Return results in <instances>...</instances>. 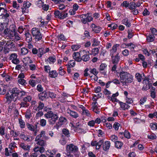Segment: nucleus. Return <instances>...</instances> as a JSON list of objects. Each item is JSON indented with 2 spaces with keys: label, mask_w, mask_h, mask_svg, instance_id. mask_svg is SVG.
<instances>
[{
  "label": "nucleus",
  "mask_w": 157,
  "mask_h": 157,
  "mask_svg": "<svg viewBox=\"0 0 157 157\" xmlns=\"http://www.w3.org/2000/svg\"><path fill=\"white\" fill-rule=\"evenodd\" d=\"M119 103L120 105V109L121 110H125L128 109L130 107V106L124 103L123 102L119 101Z\"/></svg>",
  "instance_id": "12"
},
{
  "label": "nucleus",
  "mask_w": 157,
  "mask_h": 157,
  "mask_svg": "<svg viewBox=\"0 0 157 157\" xmlns=\"http://www.w3.org/2000/svg\"><path fill=\"white\" fill-rule=\"evenodd\" d=\"M25 34L26 41L28 43L31 42L32 40L31 35L29 32L25 33Z\"/></svg>",
  "instance_id": "20"
},
{
  "label": "nucleus",
  "mask_w": 157,
  "mask_h": 157,
  "mask_svg": "<svg viewBox=\"0 0 157 157\" xmlns=\"http://www.w3.org/2000/svg\"><path fill=\"white\" fill-rule=\"evenodd\" d=\"M32 100V97L31 96H28L25 97L23 99L24 102H30Z\"/></svg>",
  "instance_id": "52"
},
{
  "label": "nucleus",
  "mask_w": 157,
  "mask_h": 157,
  "mask_svg": "<svg viewBox=\"0 0 157 157\" xmlns=\"http://www.w3.org/2000/svg\"><path fill=\"white\" fill-rule=\"evenodd\" d=\"M3 49V52L6 54L9 52L10 51H11L5 45L4 46Z\"/></svg>",
  "instance_id": "58"
},
{
  "label": "nucleus",
  "mask_w": 157,
  "mask_h": 157,
  "mask_svg": "<svg viewBox=\"0 0 157 157\" xmlns=\"http://www.w3.org/2000/svg\"><path fill=\"white\" fill-rule=\"evenodd\" d=\"M119 134L120 136L123 135L127 139H129L131 137V135L130 133L127 130H125L124 132H119Z\"/></svg>",
  "instance_id": "17"
},
{
  "label": "nucleus",
  "mask_w": 157,
  "mask_h": 157,
  "mask_svg": "<svg viewBox=\"0 0 157 157\" xmlns=\"http://www.w3.org/2000/svg\"><path fill=\"white\" fill-rule=\"evenodd\" d=\"M52 109L51 108H45V110L47 113L44 114V117L48 119V122L50 125L54 124L58 120L59 118L56 113H54L53 112L51 111Z\"/></svg>",
  "instance_id": "1"
},
{
  "label": "nucleus",
  "mask_w": 157,
  "mask_h": 157,
  "mask_svg": "<svg viewBox=\"0 0 157 157\" xmlns=\"http://www.w3.org/2000/svg\"><path fill=\"white\" fill-rule=\"evenodd\" d=\"M20 147L24 150L29 151L30 148V146L25 144L24 143H21L20 145Z\"/></svg>",
  "instance_id": "14"
},
{
  "label": "nucleus",
  "mask_w": 157,
  "mask_h": 157,
  "mask_svg": "<svg viewBox=\"0 0 157 157\" xmlns=\"http://www.w3.org/2000/svg\"><path fill=\"white\" fill-rule=\"evenodd\" d=\"M117 137L115 135H112L110 137V140L113 142H114L117 141Z\"/></svg>",
  "instance_id": "57"
},
{
  "label": "nucleus",
  "mask_w": 157,
  "mask_h": 157,
  "mask_svg": "<svg viewBox=\"0 0 157 157\" xmlns=\"http://www.w3.org/2000/svg\"><path fill=\"white\" fill-rule=\"evenodd\" d=\"M118 95L119 94L118 92H117L115 94H113L112 96V98L111 99V101L113 102L119 101L116 98V97H117Z\"/></svg>",
  "instance_id": "29"
},
{
  "label": "nucleus",
  "mask_w": 157,
  "mask_h": 157,
  "mask_svg": "<svg viewBox=\"0 0 157 157\" xmlns=\"http://www.w3.org/2000/svg\"><path fill=\"white\" fill-rule=\"evenodd\" d=\"M58 73L56 70H53L49 72V77L51 78H55L57 76Z\"/></svg>",
  "instance_id": "19"
},
{
  "label": "nucleus",
  "mask_w": 157,
  "mask_h": 157,
  "mask_svg": "<svg viewBox=\"0 0 157 157\" xmlns=\"http://www.w3.org/2000/svg\"><path fill=\"white\" fill-rule=\"evenodd\" d=\"M20 90L17 88H14L11 92V94L14 97L13 101H14L17 100V98H18L19 92H20Z\"/></svg>",
  "instance_id": "6"
},
{
  "label": "nucleus",
  "mask_w": 157,
  "mask_h": 157,
  "mask_svg": "<svg viewBox=\"0 0 157 157\" xmlns=\"http://www.w3.org/2000/svg\"><path fill=\"white\" fill-rule=\"evenodd\" d=\"M92 15V13H90L81 15L80 16L81 22L84 24H86L88 22H91L93 20Z\"/></svg>",
  "instance_id": "4"
},
{
  "label": "nucleus",
  "mask_w": 157,
  "mask_h": 157,
  "mask_svg": "<svg viewBox=\"0 0 157 157\" xmlns=\"http://www.w3.org/2000/svg\"><path fill=\"white\" fill-rule=\"evenodd\" d=\"M122 22L123 24L125 25L127 27H129L131 26V24L130 21L127 18L123 19Z\"/></svg>",
  "instance_id": "23"
},
{
  "label": "nucleus",
  "mask_w": 157,
  "mask_h": 157,
  "mask_svg": "<svg viewBox=\"0 0 157 157\" xmlns=\"http://www.w3.org/2000/svg\"><path fill=\"white\" fill-rule=\"evenodd\" d=\"M155 38L154 36L152 34H149L146 37L147 40L149 42H153Z\"/></svg>",
  "instance_id": "26"
},
{
  "label": "nucleus",
  "mask_w": 157,
  "mask_h": 157,
  "mask_svg": "<svg viewBox=\"0 0 157 157\" xmlns=\"http://www.w3.org/2000/svg\"><path fill=\"white\" fill-rule=\"evenodd\" d=\"M20 92L19 93L18 97L20 98L23 97V96L27 95V93L23 90H20Z\"/></svg>",
  "instance_id": "47"
},
{
  "label": "nucleus",
  "mask_w": 157,
  "mask_h": 157,
  "mask_svg": "<svg viewBox=\"0 0 157 157\" xmlns=\"http://www.w3.org/2000/svg\"><path fill=\"white\" fill-rule=\"evenodd\" d=\"M150 30L152 34V35H156L157 34V30L155 28H151Z\"/></svg>",
  "instance_id": "64"
},
{
  "label": "nucleus",
  "mask_w": 157,
  "mask_h": 157,
  "mask_svg": "<svg viewBox=\"0 0 157 157\" xmlns=\"http://www.w3.org/2000/svg\"><path fill=\"white\" fill-rule=\"evenodd\" d=\"M29 83L33 87L35 86L36 85L35 81L33 79H30L29 81Z\"/></svg>",
  "instance_id": "61"
},
{
  "label": "nucleus",
  "mask_w": 157,
  "mask_h": 157,
  "mask_svg": "<svg viewBox=\"0 0 157 157\" xmlns=\"http://www.w3.org/2000/svg\"><path fill=\"white\" fill-rule=\"evenodd\" d=\"M17 148L16 143L14 142H11L9 145V148L12 151L15 148Z\"/></svg>",
  "instance_id": "38"
},
{
  "label": "nucleus",
  "mask_w": 157,
  "mask_h": 157,
  "mask_svg": "<svg viewBox=\"0 0 157 157\" xmlns=\"http://www.w3.org/2000/svg\"><path fill=\"white\" fill-rule=\"evenodd\" d=\"M66 150L68 152L66 154L68 156L70 155V153H72L75 155H79L80 154L78 147L73 144H70L67 145Z\"/></svg>",
  "instance_id": "2"
},
{
  "label": "nucleus",
  "mask_w": 157,
  "mask_h": 157,
  "mask_svg": "<svg viewBox=\"0 0 157 157\" xmlns=\"http://www.w3.org/2000/svg\"><path fill=\"white\" fill-rule=\"evenodd\" d=\"M120 124L118 122H115L114 124L113 127L116 130H117L119 129V127Z\"/></svg>",
  "instance_id": "55"
},
{
  "label": "nucleus",
  "mask_w": 157,
  "mask_h": 157,
  "mask_svg": "<svg viewBox=\"0 0 157 157\" xmlns=\"http://www.w3.org/2000/svg\"><path fill=\"white\" fill-rule=\"evenodd\" d=\"M119 62L118 59H112V62L114 64L113 66L111 71H116V69L117 67V64Z\"/></svg>",
  "instance_id": "22"
},
{
  "label": "nucleus",
  "mask_w": 157,
  "mask_h": 157,
  "mask_svg": "<svg viewBox=\"0 0 157 157\" xmlns=\"http://www.w3.org/2000/svg\"><path fill=\"white\" fill-rule=\"evenodd\" d=\"M46 124V121L44 119H42L40 120V124L42 126L44 127L45 126Z\"/></svg>",
  "instance_id": "60"
},
{
  "label": "nucleus",
  "mask_w": 157,
  "mask_h": 157,
  "mask_svg": "<svg viewBox=\"0 0 157 157\" xmlns=\"http://www.w3.org/2000/svg\"><path fill=\"white\" fill-rule=\"evenodd\" d=\"M148 117L151 118H157V112H155L153 113H150L148 115Z\"/></svg>",
  "instance_id": "36"
},
{
  "label": "nucleus",
  "mask_w": 157,
  "mask_h": 157,
  "mask_svg": "<svg viewBox=\"0 0 157 157\" xmlns=\"http://www.w3.org/2000/svg\"><path fill=\"white\" fill-rule=\"evenodd\" d=\"M92 43V46H97L99 44V42L98 41L97 39L96 38L93 39Z\"/></svg>",
  "instance_id": "53"
},
{
  "label": "nucleus",
  "mask_w": 157,
  "mask_h": 157,
  "mask_svg": "<svg viewBox=\"0 0 157 157\" xmlns=\"http://www.w3.org/2000/svg\"><path fill=\"white\" fill-rule=\"evenodd\" d=\"M136 77L138 82H141L142 79V76L139 73H136L135 75Z\"/></svg>",
  "instance_id": "44"
},
{
  "label": "nucleus",
  "mask_w": 157,
  "mask_h": 157,
  "mask_svg": "<svg viewBox=\"0 0 157 157\" xmlns=\"http://www.w3.org/2000/svg\"><path fill=\"white\" fill-rule=\"evenodd\" d=\"M73 59H81L80 57V54L78 52H75L73 54Z\"/></svg>",
  "instance_id": "37"
},
{
  "label": "nucleus",
  "mask_w": 157,
  "mask_h": 157,
  "mask_svg": "<svg viewBox=\"0 0 157 157\" xmlns=\"http://www.w3.org/2000/svg\"><path fill=\"white\" fill-rule=\"evenodd\" d=\"M67 113L71 117L76 119L79 117V115L77 112L72 110L68 108L67 110Z\"/></svg>",
  "instance_id": "9"
},
{
  "label": "nucleus",
  "mask_w": 157,
  "mask_h": 157,
  "mask_svg": "<svg viewBox=\"0 0 157 157\" xmlns=\"http://www.w3.org/2000/svg\"><path fill=\"white\" fill-rule=\"evenodd\" d=\"M150 127L152 130H156L157 129V124L156 123L155 124L152 123H151L150 124Z\"/></svg>",
  "instance_id": "49"
},
{
  "label": "nucleus",
  "mask_w": 157,
  "mask_h": 157,
  "mask_svg": "<svg viewBox=\"0 0 157 157\" xmlns=\"http://www.w3.org/2000/svg\"><path fill=\"white\" fill-rule=\"evenodd\" d=\"M123 144V143L120 141H117L115 143V147L117 149H121Z\"/></svg>",
  "instance_id": "28"
},
{
  "label": "nucleus",
  "mask_w": 157,
  "mask_h": 157,
  "mask_svg": "<svg viewBox=\"0 0 157 157\" xmlns=\"http://www.w3.org/2000/svg\"><path fill=\"white\" fill-rule=\"evenodd\" d=\"M45 53L44 49L43 48H40L38 50L37 56L40 58L42 55Z\"/></svg>",
  "instance_id": "25"
},
{
  "label": "nucleus",
  "mask_w": 157,
  "mask_h": 157,
  "mask_svg": "<svg viewBox=\"0 0 157 157\" xmlns=\"http://www.w3.org/2000/svg\"><path fill=\"white\" fill-rule=\"evenodd\" d=\"M44 148L43 147H35L34 148V151L36 152L39 151L40 153H42L44 152Z\"/></svg>",
  "instance_id": "18"
},
{
  "label": "nucleus",
  "mask_w": 157,
  "mask_h": 157,
  "mask_svg": "<svg viewBox=\"0 0 157 157\" xmlns=\"http://www.w3.org/2000/svg\"><path fill=\"white\" fill-rule=\"evenodd\" d=\"M133 80V78L132 75H130L125 79L122 81L121 83L123 86H128L129 84L131 83Z\"/></svg>",
  "instance_id": "5"
},
{
  "label": "nucleus",
  "mask_w": 157,
  "mask_h": 157,
  "mask_svg": "<svg viewBox=\"0 0 157 157\" xmlns=\"http://www.w3.org/2000/svg\"><path fill=\"white\" fill-rule=\"evenodd\" d=\"M44 106V103L40 101L39 102V105L37 107V109L38 111L42 110Z\"/></svg>",
  "instance_id": "50"
},
{
  "label": "nucleus",
  "mask_w": 157,
  "mask_h": 157,
  "mask_svg": "<svg viewBox=\"0 0 157 157\" xmlns=\"http://www.w3.org/2000/svg\"><path fill=\"white\" fill-rule=\"evenodd\" d=\"M16 33L17 30H9L8 35L10 37H13Z\"/></svg>",
  "instance_id": "43"
},
{
  "label": "nucleus",
  "mask_w": 157,
  "mask_h": 157,
  "mask_svg": "<svg viewBox=\"0 0 157 157\" xmlns=\"http://www.w3.org/2000/svg\"><path fill=\"white\" fill-rule=\"evenodd\" d=\"M13 37L14 38L13 39L15 41H17L20 40L21 39L19 34L17 33L15 34V35Z\"/></svg>",
  "instance_id": "59"
},
{
  "label": "nucleus",
  "mask_w": 157,
  "mask_h": 157,
  "mask_svg": "<svg viewBox=\"0 0 157 157\" xmlns=\"http://www.w3.org/2000/svg\"><path fill=\"white\" fill-rule=\"evenodd\" d=\"M5 45L6 46H7L11 51L13 50L15 48V43L11 40L7 41Z\"/></svg>",
  "instance_id": "10"
},
{
  "label": "nucleus",
  "mask_w": 157,
  "mask_h": 157,
  "mask_svg": "<svg viewBox=\"0 0 157 157\" xmlns=\"http://www.w3.org/2000/svg\"><path fill=\"white\" fill-rule=\"evenodd\" d=\"M31 5V3L28 1H25L24 2L23 5V7L25 8V9H27L29 8Z\"/></svg>",
  "instance_id": "42"
},
{
  "label": "nucleus",
  "mask_w": 157,
  "mask_h": 157,
  "mask_svg": "<svg viewBox=\"0 0 157 157\" xmlns=\"http://www.w3.org/2000/svg\"><path fill=\"white\" fill-rule=\"evenodd\" d=\"M65 71L62 68V67H60L59 69V74L61 75H63L65 74Z\"/></svg>",
  "instance_id": "51"
},
{
  "label": "nucleus",
  "mask_w": 157,
  "mask_h": 157,
  "mask_svg": "<svg viewBox=\"0 0 157 157\" xmlns=\"http://www.w3.org/2000/svg\"><path fill=\"white\" fill-rule=\"evenodd\" d=\"M60 13L61 12L59 11V10L55 11L54 13L55 17L56 18H58L60 19V16H61V15H60Z\"/></svg>",
  "instance_id": "54"
},
{
  "label": "nucleus",
  "mask_w": 157,
  "mask_h": 157,
  "mask_svg": "<svg viewBox=\"0 0 157 157\" xmlns=\"http://www.w3.org/2000/svg\"><path fill=\"white\" fill-rule=\"evenodd\" d=\"M68 15L67 13L66 12V11H61L60 19H63L67 17Z\"/></svg>",
  "instance_id": "34"
},
{
  "label": "nucleus",
  "mask_w": 157,
  "mask_h": 157,
  "mask_svg": "<svg viewBox=\"0 0 157 157\" xmlns=\"http://www.w3.org/2000/svg\"><path fill=\"white\" fill-rule=\"evenodd\" d=\"M43 115V113L42 111H39L36 114L35 116V118L36 119L40 117Z\"/></svg>",
  "instance_id": "62"
},
{
  "label": "nucleus",
  "mask_w": 157,
  "mask_h": 157,
  "mask_svg": "<svg viewBox=\"0 0 157 157\" xmlns=\"http://www.w3.org/2000/svg\"><path fill=\"white\" fill-rule=\"evenodd\" d=\"M135 3L134 2H130L129 4L128 7L129 9L131 10H133L136 9Z\"/></svg>",
  "instance_id": "46"
},
{
  "label": "nucleus",
  "mask_w": 157,
  "mask_h": 157,
  "mask_svg": "<svg viewBox=\"0 0 157 157\" xmlns=\"http://www.w3.org/2000/svg\"><path fill=\"white\" fill-rule=\"evenodd\" d=\"M20 137L24 140L28 142L31 141L30 140V136L28 135H25L23 134H21L20 135Z\"/></svg>",
  "instance_id": "24"
},
{
  "label": "nucleus",
  "mask_w": 157,
  "mask_h": 157,
  "mask_svg": "<svg viewBox=\"0 0 157 157\" xmlns=\"http://www.w3.org/2000/svg\"><path fill=\"white\" fill-rule=\"evenodd\" d=\"M10 134L12 136H13L14 137H17L19 135V132H15L13 130H11L10 131Z\"/></svg>",
  "instance_id": "33"
},
{
  "label": "nucleus",
  "mask_w": 157,
  "mask_h": 157,
  "mask_svg": "<svg viewBox=\"0 0 157 157\" xmlns=\"http://www.w3.org/2000/svg\"><path fill=\"white\" fill-rule=\"evenodd\" d=\"M111 143L109 141H106L103 143L102 146L103 149L106 151L109 150L110 147Z\"/></svg>",
  "instance_id": "11"
},
{
  "label": "nucleus",
  "mask_w": 157,
  "mask_h": 157,
  "mask_svg": "<svg viewBox=\"0 0 157 157\" xmlns=\"http://www.w3.org/2000/svg\"><path fill=\"white\" fill-rule=\"evenodd\" d=\"M36 144L42 147H45L46 145V143L44 141L42 140L37 142Z\"/></svg>",
  "instance_id": "35"
},
{
  "label": "nucleus",
  "mask_w": 157,
  "mask_h": 157,
  "mask_svg": "<svg viewBox=\"0 0 157 157\" xmlns=\"http://www.w3.org/2000/svg\"><path fill=\"white\" fill-rule=\"evenodd\" d=\"M26 126L28 128V129L32 131H33L34 132V135L35 136H36V125L35 126H34L32 124H31L29 123H27L26 124Z\"/></svg>",
  "instance_id": "13"
},
{
  "label": "nucleus",
  "mask_w": 157,
  "mask_h": 157,
  "mask_svg": "<svg viewBox=\"0 0 157 157\" xmlns=\"http://www.w3.org/2000/svg\"><path fill=\"white\" fill-rule=\"evenodd\" d=\"M32 115L31 113V111L30 109L27 110L26 112L25 113V118L28 119H29L32 117Z\"/></svg>",
  "instance_id": "21"
},
{
  "label": "nucleus",
  "mask_w": 157,
  "mask_h": 157,
  "mask_svg": "<svg viewBox=\"0 0 157 157\" xmlns=\"http://www.w3.org/2000/svg\"><path fill=\"white\" fill-rule=\"evenodd\" d=\"M92 30L96 33H99L101 30V28L98 26H96L94 24H92L91 25Z\"/></svg>",
  "instance_id": "16"
},
{
  "label": "nucleus",
  "mask_w": 157,
  "mask_h": 157,
  "mask_svg": "<svg viewBox=\"0 0 157 157\" xmlns=\"http://www.w3.org/2000/svg\"><path fill=\"white\" fill-rule=\"evenodd\" d=\"M104 142L103 139L100 140L98 142H97V146L96 147V150H99L100 148L101 145H103Z\"/></svg>",
  "instance_id": "32"
},
{
  "label": "nucleus",
  "mask_w": 157,
  "mask_h": 157,
  "mask_svg": "<svg viewBox=\"0 0 157 157\" xmlns=\"http://www.w3.org/2000/svg\"><path fill=\"white\" fill-rule=\"evenodd\" d=\"M82 113L83 115H85L87 117H91V115L90 112L88 110L86 109L82 111Z\"/></svg>",
  "instance_id": "39"
},
{
  "label": "nucleus",
  "mask_w": 157,
  "mask_h": 157,
  "mask_svg": "<svg viewBox=\"0 0 157 157\" xmlns=\"http://www.w3.org/2000/svg\"><path fill=\"white\" fill-rule=\"evenodd\" d=\"M31 33L34 39L36 41L42 39V35L40 30L36 28H33L31 30Z\"/></svg>",
  "instance_id": "3"
},
{
  "label": "nucleus",
  "mask_w": 157,
  "mask_h": 157,
  "mask_svg": "<svg viewBox=\"0 0 157 157\" xmlns=\"http://www.w3.org/2000/svg\"><path fill=\"white\" fill-rule=\"evenodd\" d=\"M143 52L144 54L147 56H149L150 55H151V54H154V51L150 50L149 51H148L147 49H145L143 51Z\"/></svg>",
  "instance_id": "31"
},
{
  "label": "nucleus",
  "mask_w": 157,
  "mask_h": 157,
  "mask_svg": "<svg viewBox=\"0 0 157 157\" xmlns=\"http://www.w3.org/2000/svg\"><path fill=\"white\" fill-rule=\"evenodd\" d=\"M28 52V50L25 48H23L21 49V54L22 55H25L26 54H27Z\"/></svg>",
  "instance_id": "48"
},
{
  "label": "nucleus",
  "mask_w": 157,
  "mask_h": 157,
  "mask_svg": "<svg viewBox=\"0 0 157 157\" xmlns=\"http://www.w3.org/2000/svg\"><path fill=\"white\" fill-rule=\"evenodd\" d=\"M62 132L63 134L67 137L69 136V132L68 130L66 129H64L63 130Z\"/></svg>",
  "instance_id": "63"
},
{
  "label": "nucleus",
  "mask_w": 157,
  "mask_h": 157,
  "mask_svg": "<svg viewBox=\"0 0 157 157\" xmlns=\"http://www.w3.org/2000/svg\"><path fill=\"white\" fill-rule=\"evenodd\" d=\"M13 97H14L11 94H10L9 93H7L6 96V102L8 104L10 103L12 100H13Z\"/></svg>",
  "instance_id": "15"
},
{
  "label": "nucleus",
  "mask_w": 157,
  "mask_h": 157,
  "mask_svg": "<svg viewBox=\"0 0 157 157\" xmlns=\"http://www.w3.org/2000/svg\"><path fill=\"white\" fill-rule=\"evenodd\" d=\"M119 46V44H115L113 45L112 49L110 50L111 53L113 55L115 53L117 50V48Z\"/></svg>",
  "instance_id": "30"
},
{
  "label": "nucleus",
  "mask_w": 157,
  "mask_h": 157,
  "mask_svg": "<svg viewBox=\"0 0 157 157\" xmlns=\"http://www.w3.org/2000/svg\"><path fill=\"white\" fill-rule=\"evenodd\" d=\"M151 86V83H150L149 82L147 85H146V86H145V85H144L142 89L143 90H146L150 89V87Z\"/></svg>",
  "instance_id": "45"
},
{
  "label": "nucleus",
  "mask_w": 157,
  "mask_h": 157,
  "mask_svg": "<svg viewBox=\"0 0 157 157\" xmlns=\"http://www.w3.org/2000/svg\"><path fill=\"white\" fill-rule=\"evenodd\" d=\"M18 82L22 85H25L26 84V81L22 78H20L18 80Z\"/></svg>",
  "instance_id": "56"
},
{
  "label": "nucleus",
  "mask_w": 157,
  "mask_h": 157,
  "mask_svg": "<svg viewBox=\"0 0 157 157\" xmlns=\"http://www.w3.org/2000/svg\"><path fill=\"white\" fill-rule=\"evenodd\" d=\"M19 122L21 128H24L25 127V122L21 118H19Z\"/></svg>",
  "instance_id": "41"
},
{
  "label": "nucleus",
  "mask_w": 157,
  "mask_h": 157,
  "mask_svg": "<svg viewBox=\"0 0 157 157\" xmlns=\"http://www.w3.org/2000/svg\"><path fill=\"white\" fill-rule=\"evenodd\" d=\"M66 119L64 117H60L59 119L58 122L54 126V127L57 129H58L59 127L61 126L63 124L64 122H65Z\"/></svg>",
  "instance_id": "8"
},
{
  "label": "nucleus",
  "mask_w": 157,
  "mask_h": 157,
  "mask_svg": "<svg viewBox=\"0 0 157 157\" xmlns=\"http://www.w3.org/2000/svg\"><path fill=\"white\" fill-rule=\"evenodd\" d=\"M81 47L79 44H75L72 45L71 46V48L73 51L77 50Z\"/></svg>",
  "instance_id": "40"
},
{
  "label": "nucleus",
  "mask_w": 157,
  "mask_h": 157,
  "mask_svg": "<svg viewBox=\"0 0 157 157\" xmlns=\"http://www.w3.org/2000/svg\"><path fill=\"white\" fill-rule=\"evenodd\" d=\"M131 75L125 71H121L119 73V76L120 77V80L121 83L122 81H123Z\"/></svg>",
  "instance_id": "7"
},
{
  "label": "nucleus",
  "mask_w": 157,
  "mask_h": 157,
  "mask_svg": "<svg viewBox=\"0 0 157 157\" xmlns=\"http://www.w3.org/2000/svg\"><path fill=\"white\" fill-rule=\"evenodd\" d=\"M46 94L45 91H44L42 93H40L38 95L39 99L41 101H43L46 97Z\"/></svg>",
  "instance_id": "27"
}]
</instances>
